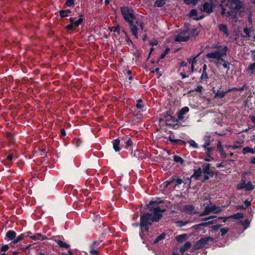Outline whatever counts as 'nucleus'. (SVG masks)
<instances>
[{
  "label": "nucleus",
  "instance_id": "f704fd0d",
  "mask_svg": "<svg viewBox=\"0 0 255 255\" xmlns=\"http://www.w3.org/2000/svg\"><path fill=\"white\" fill-rule=\"evenodd\" d=\"M173 161L176 163H179L182 165L184 163V159L178 155L173 156Z\"/></svg>",
  "mask_w": 255,
  "mask_h": 255
},
{
  "label": "nucleus",
  "instance_id": "0eeeda50",
  "mask_svg": "<svg viewBox=\"0 0 255 255\" xmlns=\"http://www.w3.org/2000/svg\"><path fill=\"white\" fill-rule=\"evenodd\" d=\"M222 211V209L219 206L215 205L212 206H207L205 208V210L201 213L200 216H203L209 215L211 213L214 214H218Z\"/></svg>",
  "mask_w": 255,
  "mask_h": 255
},
{
  "label": "nucleus",
  "instance_id": "4d7b16f0",
  "mask_svg": "<svg viewBox=\"0 0 255 255\" xmlns=\"http://www.w3.org/2000/svg\"><path fill=\"white\" fill-rule=\"evenodd\" d=\"M230 218H229V217H220L217 218L215 220H213V221L215 222H214V223H216V222H218L220 220H223V222L224 223H226L227 219H230Z\"/></svg>",
  "mask_w": 255,
  "mask_h": 255
},
{
  "label": "nucleus",
  "instance_id": "69168bd1",
  "mask_svg": "<svg viewBox=\"0 0 255 255\" xmlns=\"http://www.w3.org/2000/svg\"><path fill=\"white\" fill-rule=\"evenodd\" d=\"M220 232L221 236L224 237L229 232V229L226 228H221Z\"/></svg>",
  "mask_w": 255,
  "mask_h": 255
},
{
  "label": "nucleus",
  "instance_id": "de8ad7c7",
  "mask_svg": "<svg viewBox=\"0 0 255 255\" xmlns=\"http://www.w3.org/2000/svg\"><path fill=\"white\" fill-rule=\"evenodd\" d=\"M199 33V30L198 28H193L192 29L190 33V34L191 36L196 37Z\"/></svg>",
  "mask_w": 255,
  "mask_h": 255
},
{
  "label": "nucleus",
  "instance_id": "e2e57ef3",
  "mask_svg": "<svg viewBox=\"0 0 255 255\" xmlns=\"http://www.w3.org/2000/svg\"><path fill=\"white\" fill-rule=\"evenodd\" d=\"M188 142L190 144V145L195 148H198V145L197 143L195 142L194 140L191 139L188 140Z\"/></svg>",
  "mask_w": 255,
  "mask_h": 255
},
{
  "label": "nucleus",
  "instance_id": "1a4fd4ad",
  "mask_svg": "<svg viewBox=\"0 0 255 255\" xmlns=\"http://www.w3.org/2000/svg\"><path fill=\"white\" fill-rule=\"evenodd\" d=\"M228 5L231 9L240 10L244 9L243 3L241 0H228Z\"/></svg>",
  "mask_w": 255,
  "mask_h": 255
},
{
  "label": "nucleus",
  "instance_id": "79ce46f5",
  "mask_svg": "<svg viewBox=\"0 0 255 255\" xmlns=\"http://www.w3.org/2000/svg\"><path fill=\"white\" fill-rule=\"evenodd\" d=\"M7 137L9 140V142L11 143V144H13L14 143V142H15V139H14V136L13 135V134L11 132H8L7 133Z\"/></svg>",
  "mask_w": 255,
  "mask_h": 255
},
{
  "label": "nucleus",
  "instance_id": "ddd939ff",
  "mask_svg": "<svg viewBox=\"0 0 255 255\" xmlns=\"http://www.w3.org/2000/svg\"><path fill=\"white\" fill-rule=\"evenodd\" d=\"M122 140L119 138H116L113 140V147L116 152H118L121 149Z\"/></svg>",
  "mask_w": 255,
  "mask_h": 255
},
{
  "label": "nucleus",
  "instance_id": "ea45409f",
  "mask_svg": "<svg viewBox=\"0 0 255 255\" xmlns=\"http://www.w3.org/2000/svg\"><path fill=\"white\" fill-rule=\"evenodd\" d=\"M199 54H197L195 57H191L188 59L187 61L190 63L191 64V65H195L196 64V58L199 56Z\"/></svg>",
  "mask_w": 255,
  "mask_h": 255
},
{
  "label": "nucleus",
  "instance_id": "f03ea898",
  "mask_svg": "<svg viewBox=\"0 0 255 255\" xmlns=\"http://www.w3.org/2000/svg\"><path fill=\"white\" fill-rule=\"evenodd\" d=\"M228 50V47L227 46H224L220 50H216L214 52L208 53L206 56L208 59H215L218 61H224V59L223 58L224 56L227 55V52Z\"/></svg>",
  "mask_w": 255,
  "mask_h": 255
},
{
  "label": "nucleus",
  "instance_id": "39448f33",
  "mask_svg": "<svg viewBox=\"0 0 255 255\" xmlns=\"http://www.w3.org/2000/svg\"><path fill=\"white\" fill-rule=\"evenodd\" d=\"M84 20V16L83 14L80 13L79 14V18L75 21L73 17H70L69 21L70 24L67 25L65 26V29L67 31H70L73 30L75 28L79 27V26L82 24Z\"/></svg>",
  "mask_w": 255,
  "mask_h": 255
},
{
  "label": "nucleus",
  "instance_id": "4c0bfd02",
  "mask_svg": "<svg viewBox=\"0 0 255 255\" xmlns=\"http://www.w3.org/2000/svg\"><path fill=\"white\" fill-rule=\"evenodd\" d=\"M165 125L173 129H177L179 128L180 126L181 125H179L178 123H176L174 124H172L169 123H166Z\"/></svg>",
  "mask_w": 255,
  "mask_h": 255
},
{
  "label": "nucleus",
  "instance_id": "c756f323",
  "mask_svg": "<svg viewBox=\"0 0 255 255\" xmlns=\"http://www.w3.org/2000/svg\"><path fill=\"white\" fill-rule=\"evenodd\" d=\"M139 236L140 239L143 241V243H144L145 240H149L151 238V237L148 236V233L141 232V231L139 232Z\"/></svg>",
  "mask_w": 255,
  "mask_h": 255
},
{
  "label": "nucleus",
  "instance_id": "b1692460",
  "mask_svg": "<svg viewBox=\"0 0 255 255\" xmlns=\"http://www.w3.org/2000/svg\"><path fill=\"white\" fill-rule=\"evenodd\" d=\"M247 72L250 76L253 75L255 73V62L249 65L247 69Z\"/></svg>",
  "mask_w": 255,
  "mask_h": 255
},
{
  "label": "nucleus",
  "instance_id": "2f4dec72",
  "mask_svg": "<svg viewBox=\"0 0 255 255\" xmlns=\"http://www.w3.org/2000/svg\"><path fill=\"white\" fill-rule=\"evenodd\" d=\"M250 223L251 221L249 219H245L244 221L241 220L240 221V225H242L245 229H247L249 228Z\"/></svg>",
  "mask_w": 255,
  "mask_h": 255
},
{
  "label": "nucleus",
  "instance_id": "e433bc0d",
  "mask_svg": "<svg viewBox=\"0 0 255 255\" xmlns=\"http://www.w3.org/2000/svg\"><path fill=\"white\" fill-rule=\"evenodd\" d=\"M227 92L221 91L220 90H218L216 93H215V97L217 98H223L226 95Z\"/></svg>",
  "mask_w": 255,
  "mask_h": 255
},
{
  "label": "nucleus",
  "instance_id": "a878e982",
  "mask_svg": "<svg viewBox=\"0 0 255 255\" xmlns=\"http://www.w3.org/2000/svg\"><path fill=\"white\" fill-rule=\"evenodd\" d=\"M102 241H94L90 246V249H99Z\"/></svg>",
  "mask_w": 255,
  "mask_h": 255
},
{
  "label": "nucleus",
  "instance_id": "aec40b11",
  "mask_svg": "<svg viewBox=\"0 0 255 255\" xmlns=\"http://www.w3.org/2000/svg\"><path fill=\"white\" fill-rule=\"evenodd\" d=\"M30 238L34 241H44L47 239V237L43 236L41 233H36L30 236Z\"/></svg>",
  "mask_w": 255,
  "mask_h": 255
},
{
  "label": "nucleus",
  "instance_id": "473e14b6",
  "mask_svg": "<svg viewBox=\"0 0 255 255\" xmlns=\"http://www.w3.org/2000/svg\"><path fill=\"white\" fill-rule=\"evenodd\" d=\"M202 172L201 168H199L196 170H194L193 176L196 179H198V178L201 176Z\"/></svg>",
  "mask_w": 255,
  "mask_h": 255
},
{
  "label": "nucleus",
  "instance_id": "7ed1b4c3",
  "mask_svg": "<svg viewBox=\"0 0 255 255\" xmlns=\"http://www.w3.org/2000/svg\"><path fill=\"white\" fill-rule=\"evenodd\" d=\"M164 202L163 200H162L160 198H157L155 200L150 201L149 203L145 206V209H148L150 211V214L152 215H154V209L156 208H159V212L158 211L157 213L160 214L161 215V219L162 218L163 215L162 214V213H164L166 211L165 209H161L159 206L154 207L152 206L153 204L158 205L159 204H162Z\"/></svg>",
  "mask_w": 255,
  "mask_h": 255
},
{
  "label": "nucleus",
  "instance_id": "393cba45",
  "mask_svg": "<svg viewBox=\"0 0 255 255\" xmlns=\"http://www.w3.org/2000/svg\"><path fill=\"white\" fill-rule=\"evenodd\" d=\"M191 247V243L190 242H187L185 243L184 246L180 248V252L182 253H184Z\"/></svg>",
  "mask_w": 255,
  "mask_h": 255
},
{
  "label": "nucleus",
  "instance_id": "a19ab883",
  "mask_svg": "<svg viewBox=\"0 0 255 255\" xmlns=\"http://www.w3.org/2000/svg\"><path fill=\"white\" fill-rule=\"evenodd\" d=\"M23 239H24V235L21 234L19 235L18 236H17V237H16V238H15L14 241L12 242V243L14 244H16L18 243L20 241L23 240Z\"/></svg>",
  "mask_w": 255,
  "mask_h": 255
},
{
  "label": "nucleus",
  "instance_id": "9b49d317",
  "mask_svg": "<svg viewBox=\"0 0 255 255\" xmlns=\"http://www.w3.org/2000/svg\"><path fill=\"white\" fill-rule=\"evenodd\" d=\"M214 5L212 0L209 1L205 2L203 5L202 11L208 14L211 13L213 11Z\"/></svg>",
  "mask_w": 255,
  "mask_h": 255
},
{
  "label": "nucleus",
  "instance_id": "c85d7f7f",
  "mask_svg": "<svg viewBox=\"0 0 255 255\" xmlns=\"http://www.w3.org/2000/svg\"><path fill=\"white\" fill-rule=\"evenodd\" d=\"M244 217V214L242 213H237L229 216V218L234 220H240L243 219Z\"/></svg>",
  "mask_w": 255,
  "mask_h": 255
},
{
  "label": "nucleus",
  "instance_id": "864d4df0",
  "mask_svg": "<svg viewBox=\"0 0 255 255\" xmlns=\"http://www.w3.org/2000/svg\"><path fill=\"white\" fill-rule=\"evenodd\" d=\"M76 0H66L65 3L66 6L71 7L75 4Z\"/></svg>",
  "mask_w": 255,
  "mask_h": 255
},
{
  "label": "nucleus",
  "instance_id": "6ab92c4d",
  "mask_svg": "<svg viewBox=\"0 0 255 255\" xmlns=\"http://www.w3.org/2000/svg\"><path fill=\"white\" fill-rule=\"evenodd\" d=\"M129 29L132 33V35H134L136 38H137V27L134 24V21H132V22H129Z\"/></svg>",
  "mask_w": 255,
  "mask_h": 255
},
{
  "label": "nucleus",
  "instance_id": "13d9d810",
  "mask_svg": "<svg viewBox=\"0 0 255 255\" xmlns=\"http://www.w3.org/2000/svg\"><path fill=\"white\" fill-rule=\"evenodd\" d=\"M170 50V48L169 47L166 48L165 50L161 54L160 56V59H163L166 55L168 54Z\"/></svg>",
  "mask_w": 255,
  "mask_h": 255
},
{
  "label": "nucleus",
  "instance_id": "c9c22d12",
  "mask_svg": "<svg viewBox=\"0 0 255 255\" xmlns=\"http://www.w3.org/2000/svg\"><path fill=\"white\" fill-rule=\"evenodd\" d=\"M246 191H252L254 189L255 186L253 185L251 181L248 182L247 183H245Z\"/></svg>",
  "mask_w": 255,
  "mask_h": 255
},
{
  "label": "nucleus",
  "instance_id": "774afa93",
  "mask_svg": "<svg viewBox=\"0 0 255 255\" xmlns=\"http://www.w3.org/2000/svg\"><path fill=\"white\" fill-rule=\"evenodd\" d=\"M222 61L224 62V63L223 64V67L224 68L227 69V70H229L230 69V65L231 63L228 61H225V59H224V61Z\"/></svg>",
  "mask_w": 255,
  "mask_h": 255
},
{
  "label": "nucleus",
  "instance_id": "37998d69",
  "mask_svg": "<svg viewBox=\"0 0 255 255\" xmlns=\"http://www.w3.org/2000/svg\"><path fill=\"white\" fill-rule=\"evenodd\" d=\"M184 2L187 5H195L198 2V0H183Z\"/></svg>",
  "mask_w": 255,
  "mask_h": 255
},
{
  "label": "nucleus",
  "instance_id": "412c9836",
  "mask_svg": "<svg viewBox=\"0 0 255 255\" xmlns=\"http://www.w3.org/2000/svg\"><path fill=\"white\" fill-rule=\"evenodd\" d=\"M219 30L223 33L227 37L229 36V32L226 24H221L219 25Z\"/></svg>",
  "mask_w": 255,
  "mask_h": 255
},
{
  "label": "nucleus",
  "instance_id": "052dcab7",
  "mask_svg": "<svg viewBox=\"0 0 255 255\" xmlns=\"http://www.w3.org/2000/svg\"><path fill=\"white\" fill-rule=\"evenodd\" d=\"M203 87L201 85H198L196 88L194 90H190L189 93H191L194 91H196L198 92L201 93L202 92Z\"/></svg>",
  "mask_w": 255,
  "mask_h": 255
},
{
  "label": "nucleus",
  "instance_id": "5701e85b",
  "mask_svg": "<svg viewBox=\"0 0 255 255\" xmlns=\"http://www.w3.org/2000/svg\"><path fill=\"white\" fill-rule=\"evenodd\" d=\"M55 242L61 248L68 249L70 248V245L69 244L61 240H55Z\"/></svg>",
  "mask_w": 255,
  "mask_h": 255
},
{
  "label": "nucleus",
  "instance_id": "09e8293b",
  "mask_svg": "<svg viewBox=\"0 0 255 255\" xmlns=\"http://www.w3.org/2000/svg\"><path fill=\"white\" fill-rule=\"evenodd\" d=\"M58 12L59 13V16L61 18H63L69 16V14H67L64 9L59 10Z\"/></svg>",
  "mask_w": 255,
  "mask_h": 255
},
{
  "label": "nucleus",
  "instance_id": "603ef678",
  "mask_svg": "<svg viewBox=\"0 0 255 255\" xmlns=\"http://www.w3.org/2000/svg\"><path fill=\"white\" fill-rule=\"evenodd\" d=\"M170 122H172L173 123H178V120L177 119H176L175 117L171 116L170 117H169V118H168V119H167L166 120V123H170Z\"/></svg>",
  "mask_w": 255,
  "mask_h": 255
},
{
  "label": "nucleus",
  "instance_id": "4be33fe9",
  "mask_svg": "<svg viewBox=\"0 0 255 255\" xmlns=\"http://www.w3.org/2000/svg\"><path fill=\"white\" fill-rule=\"evenodd\" d=\"M135 106L138 110H140L141 111H145V110H144V109L145 108V105L143 103V101L141 99H138L136 101V103Z\"/></svg>",
  "mask_w": 255,
  "mask_h": 255
},
{
  "label": "nucleus",
  "instance_id": "680f3d73",
  "mask_svg": "<svg viewBox=\"0 0 255 255\" xmlns=\"http://www.w3.org/2000/svg\"><path fill=\"white\" fill-rule=\"evenodd\" d=\"M123 32H124L126 35L125 39H126V40L127 41V42H128V45H130V44H133V42L129 38V37L128 36V35L127 34V32L126 31H125L124 30L123 31Z\"/></svg>",
  "mask_w": 255,
  "mask_h": 255
},
{
  "label": "nucleus",
  "instance_id": "8fccbe9b",
  "mask_svg": "<svg viewBox=\"0 0 255 255\" xmlns=\"http://www.w3.org/2000/svg\"><path fill=\"white\" fill-rule=\"evenodd\" d=\"M209 78L207 72H202L200 77V81L202 82L204 80H207Z\"/></svg>",
  "mask_w": 255,
  "mask_h": 255
},
{
  "label": "nucleus",
  "instance_id": "cd10ccee",
  "mask_svg": "<svg viewBox=\"0 0 255 255\" xmlns=\"http://www.w3.org/2000/svg\"><path fill=\"white\" fill-rule=\"evenodd\" d=\"M242 152L244 154H246L248 153H251L252 154L255 153V149L253 148H251L249 146H246L243 149Z\"/></svg>",
  "mask_w": 255,
  "mask_h": 255
},
{
  "label": "nucleus",
  "instance_id": "6e6d98bb",
  "mask_svg": "<svg viewBox=\"0 0 255 255\" xmlns=\"http://www.w3.org/2000/svg\"><path fill=\"white\" fill-rule=\"evenodd\" d=\"M190 221L189 220H186L185 221H178L177 222V223L179 227H182L183 226H185L186 224H187L188 223H190Z\"/></svg>",
  "mask_w": 255,
  "mask_h": 255
},
{
  "label": "nucleus",
  "instance_id": "f8f14e48",
  "mask_svg": "<svg viewBox=\"0 0 255 255\" xmlns=\"http://www.w3.org/2000/svg\"><path fill=\"white\" fill-rule=\"evenodd\" d=\"M202 170L204 174H209L211 177L214 175V171L211 169L210 164L208 163H203L202 165Z\"/></svg>",
  "mask_w": 255,
  "mask_h": 255
},
{
  "label": "nucleus",
  "instance_id": "bb28decb",
  "mask_svg": "<svg viewBox=\"0 0 255 255\" xmlns=\"http://www.w3.org/2000/svg\"><path fill=\"white\" fill-rule=\"evenodd\" d=\"M167 0H156L153 4V6L156 7H161L165 4Z\"/></svg>",
  "mask_w": 255,
  "mask_h": 255
},
{
  "label": "nucleus",
  "instance_id": "2eb2a0df",
  "mask_svg": "<svg viewBox=\"0 0 255 255\" xmlns=\"http://www.w3.org/2000/svg\"><path fill=\"white\" fill-rule=\"evenodd\" d=\"M184 211L189 215H195L198 212L195 210L193 205H187L184 207Z\"/></svg>",
  "mask_w": 255,
  "mask_h": 255
},
{
  "label": "nucleus",
  "instance_id": "7c9ffc66",
  "mask_svg": "<svg viewBox=\"0 0 255 255\" xmlns=\"http://www.w3.org/2000/svg\"><path fill=\"white\" fill-rule=\"evenodd\" d=\"M243 143V141H236L234 142L233 145L229 146V147H231L234 149H238L242 146V143Z\"/></svg>",
  "mask_w": 255,
  "mask_h": 255
},
{
  "label": "nucleus",
  "instance_id": "0e129e2a",
  "mask_svg": "<svg viewBox=\"0 0 255 255\" xmlns=\"http://www.w3.org/2000/svg\"><path fill=\"white\" fill-rule=\"evenodd\" d=\"M188 15L190 17L196 16L197 15V10L195 9H192L190 10Z\"/></svg>",
  "mask_w": 255,
  "mask_h": 255
},
{
  "label": "nucleus",
  "instance_id": "20e7f679",
  "mask_svg": "<svg viewBox=\"0 0 255 255\" xmlns=\"http://www.w3.org/2000/svg\"><path fill=\"white\" fill-rule=\"evenodd\" d=\"M121 13L127 22H132L135 20V16L134 15V10L131 7L127 6H122L120 7Z\"/></svg>",
  "mask_w": 255,
  "mask_h": 255
},
{
  "label": "nucleus",
  "instance_id": "dca6fc26",
  "mask_svg": "<svg viewBox=\"0 0 255 255\" xmlns=\"http://www.w3.org/2000/svg\"><path fill=\"white\" fill-rule=\"evenodd\" d=\"M214 221H209L208 222H203L198 224L194 225L191 227V229L195 230H201V227H207L209 225H212L214 223Z\"/></svg>",
  "mask_w": 255,
  "mask_h": 255
},
{
  "label": "nucleus",
  "instance_id": "3c124183",
  "mask_svg": "<svg viewBox=\"0 0 255 255\" xmlns=\"http://www.w3.org/2000/svg\"><path fill=\"white\" fill-rule=\"evenodd\" d=\"M109 29L110 31H114V32H116L118 34L120 33V27L119 25L117 26L109 27Z\"/></svg>",
  "mask_w": 255,
  "mask_h": 255
},
{
  "label": "nucleus",
  "instance_id": "a211bd4d",
  "mask_svg": "<svg viewBox=\"0 0 255 255\" xmlns=\"http://www.w3.org/2000/svg\"><path fill=\"white\" fill-rule=\"evenodd\" d=\"M16 233L15 231L13 230H9L5 234V237L4 239L5 240L8 241H13L15 238H16Z\"/></svg>",
  "mask_w": 255,
  "mask_h": 255
},
{
  "label": "nucleus",
  "instance_id": "bf43d9fd",
  "mask_svg": "<svg viewBox=\"0 0 255 255\" xmlns=\"http://www.w3.org/2000/svg\"><path fill=\"white\" fill-rule=\"evenodd\" d=\"M243 31L246 34V37H250L251 36L250 32L251 30L250 28L245 27L244 28Z\"/></svg>",
  "mask_w": 255,
  "mask_h": 255
},
{
  "label": "nucleus",
  "instance_id": "a18cd8bd",
  "mask_svg": "<svg viewBox=\"0 0 255 255\" xmlns=\"http://www.w3.org/2000/svg\"><path fill=\"white\" fill-rule=\"evenodd\" d=\"M189 111V108L188 107L182 108L178 112L180 115L184 116L185 114Z\"/></svg>",
  "mask_w": 255,
  "mask_h": 255
},
{
  "label": "nucleus",
  "instance_id": "c03bdc74",
  "mask_svg": "<svg viewBox=\"0 0 255 255\" xmlns=\"http://www.w3.org/2000/svg\"><path fill=\"white\" fill-rule=\"evenodd\" d=\"M131 151V156L135 157L136 158H137L138 159H139L140 157H141V156L140 155V154L141 152L139 150L136 149L133 152L132 151V150Z\"/></svg>",
  "mask_w": 255,
  "mask_h": 255
},
{
  "label": "nucleus",
  "instance_id": "4468645a",
  "mask_svg": "<svg viewBox=\"0 0 255 255\" xmlns=\"http://www.w3.org/2000/svg\"><path fill=\"white\" fill-rule=\"evenodd\" d=\"M168 140L170 141L173 145H180L185 146L187 144V142L180 139H174L171 136H169Z\"/></svg>",
  "mask_w": 255,
  "mask_h": 255
},
{
  "label": "nucleus",
  "instance_id": "9d476101",
  "mask_svg": "<svg viewBox=\"0 0 255 255\" xmlns=\"http://www.w3.org/2000/svg\"><path fill=\"white\" fill-rule=\"evenodd\" d=\"M188 32V30H183L181 31L179 34L175 36V41L176 42H185L189 39V36H186L185 34Z\"/></svg>",
  "mask_w": 255,
  "mask_h": 255
},
{
  "label": "nucleus",
  "instance_id": "f3484780",
  "mask_svg": "<svg viewBox=\"0 0 255 255\" xmlns=\"http://www.w3.org/2000/svg\"><path fill=\"white\" fill-rule=\"evenodd\" d=\"M217 148L218 151L220 153V157L222 158H226L227 156V155L224 149V147L220 140L218 141Z\"/></svg>",
  "mask_w": 255,
  "mask_h": 255
},
{
  "label": "nucleus",
  "instance_id": "423d86ee",
  "mask_svg": "<svg viewBox=\"0 0 255 255\" xmlns=\"http://www.w3.org/2000/svg\"><path fill=\"white\" fill-rule=\"evenodd\" d=\"M214 238L208 236L201 238L199 241H197L194 244L192 249L193 250H198L205 248L206 245H209V242H213Z\"/></svg>",
  "mask_w": 255,
  "mask_h": 255
},
{
  "label": "nucleus",
  "instance_id": "6e6552de",
  "mask_svg": "<svg viewBox=\"0 0 255 255\" xmlns=\"http://www.w3.org/2000/svg\"><path fill=\"white\" fill-rule=\"evenodd\" d=\"M120 138L122 140L121 146L129 150H132L133 141L131 137L129 135H124L121 136Z\"/></svg>",
  "mask_w": 255,
  "mask_h": 255
},
{
  "label": "nucleus",
  "instance_id": "49530a36",
  "mask_svg": "<svg viewBox=\"0 0 255 255\" xmlns=\"http://www.w3.org/2000/svg\"><path fill=\"white\" fill-rule=\"evenodd\" d=\"M73 143L76 147H79L82 143V140L79 138H75L73 140Z\"/></svg>",
  "mask_w": 255,
  "mask_h": 255
},
{
  "label": "nucleus",
  "instance_id": "338daca9",
  "mask_svg": "<svg viewBox=\"0 0 255 255\" xmlns=\"http://www.w3.org/2000/svg\"><path fill=\"white\" fill-rule=\"evenodd\" d=\"M222 224H218L216 225H213L211 227V228L213 231H218L219 229L222 227Z\"/></svg>",
  "mask_w": 255,
  "mask_h": 255
},
{
  "label": "nucleus",
  "instance_id": "72a5a7b5",
  "mask_svg": "<svg viewBox=\"0 0 255 255\" xmlns=\"http://www.w3.org/2000/svg\"><path fill=\"white\" fill-rule=\"evenodd\" d=\"M166 234L164 233H162L159 236H158L153 241V244H156L159 242L160 241L164 240L165 238Z\"/></svg>",
  "mask_w": 255,
  "mask_h": 255
},
{
  "label": "nucleus",
  "instance_id": "5fc2aeb1",
  "mask_svg": "<svg viewBox=\"0 0 255 255\" xmlns=\"http://www.w3.org/2000/svg\"><path fill=\"white\" fill-rule=\"evenodd\" d=\"M89 253L91 255H99L100 254L98 249H90Z\"/></svg>",
  "mask_w": 255,
  "mask_h": 255
},
{
  "label": "nucleus",
  "instance_id": "58836bf2",
  "mask_svg": "<svg viewBox=\"0 0 255 255\" xmlns=\"http://www.w3.org/2000/svg\"><path fill=\"white\" fill-rule=\"evenodd\" d=\"M187 238L186 234H182L179 236H177L176 237V240L178 242H182Z\"/></svg>",
  "mask_w": 255,
  "mask_h": 255
},
{
  "label": "nucleus",
  "instance_id": "f257e3e1",
  "mask_svg": "<svg viewBox=\"0 0 255 255\" xmlns=\"http://www.w3.org/2000/svg\"><path fill=\"white\" fill-rule=\"evenodd\" d=\"M159 208L154 209V214L152 215L149 212L141 211L140 216V223H136L135 227H140L141 232H149V226H151L154 222H158L161 220V215L157 213Z\"/></svg>",
  "mask_w": 255,
  "mask_h": 255
}]
</instances>
